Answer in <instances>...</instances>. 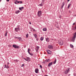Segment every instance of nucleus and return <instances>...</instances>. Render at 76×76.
<instances>
[{
  "label": "nucleus",
  "mask_w": 76,
  "mask_h": 76,
  "mask_svg": "<svg viewBox=\"0 0 76 76\" xmlns=\"http://www.w3.org/2000/svg\"><path fill=\"white\" fill-rule=\"evenodd\" d=\"M29 51H31V50L29 49H28V53L29 54H30V56H33V54H32V53H31L30 52H29Z\"/></svg>",
  "instance_id": "obj_7"
},
{
  "label": "nucleus",
  "mask_w": 76,
  "mask_h": 76,
  "mask_svg": "<svg viewBox=\"0 0 76 76\" xmlns=\"http://www.w3.org/2000/svg\"><path fill=\"white\" fill-rule=\"evenodd\" d=\"M57 61V59H56V58L55 59L53 63V64H56V62Z\"/></svg>",
  "instance_id": "obj_19"
},
{
  "label": "nucleus",
  "mask_w": 76,
  "mask_h": 76,
  "mask_svg": "<svg viewBox=\"0 0 76 76\" xmlns=\"http://www.w3.org/2000/svg\"><path fill=\"white\" fill-rule=\"evenodd\" d=\"M72 28H74V26H72Z\"/></svg>",
  "instance_id": "obj_56"
},
{
  "label": "nucleus",
  "mask_w": 76,
  "mask_h": 76,
  "mask_svg": "<svg viewBox=\"0 0 76 76\" xmlns=\"http://www.w3.org/2000/svg\"><path fill=\"white\" fill-rule=\"evenodd\" d=\"M35 38L36 39H37V37H35Z\"/></svg>",
  "instance_id": "obj_49"
},
{
  "label": "nucleus",
  "mask_w": 76,
  "mask_h": 76,
  "mask_svg": "<svg viewBox=\"0 0 76 76\" xmlns=\"http://www.w3.org/2000/svg\"><path fill=\"white\" fill-rule=\"evenodd\" d=\"M20 11L19 10H18V11H16L15 12V13L16 14H18V13H20Z\"/></svg>",
  "instance_id": "obj_14"
},
{
  "label": "nucleus",
  "mask_w": 76,
  "mask_h": 76,
  "mask_svg": "<svg viewBox=\"0 0 76 76\" xmlns=\"http://www.w3.org/2000/svg\"><path fill=\"white\" fill-rule=\"evenodd\" d=\"M75 29H75H75L74 28H72V30H75Z\"/></svg>",
  "instance_id": "obj_47"
},
{
  "label": "nucleus",
  "mask_w": 76,
  "mask_h": 76,
  "mask_svg": "<svg viewBox=\"0 0 76 76\" xmlns=\"http://www.w3.org/2000/svg\"><path fill=\"white\" fill-rule=\"evenodd\" d=\"M39 70L38 69H36L35 70V73H38V71H39Z\"/></svg>",
  "instance_id": "obj_15"
},
{
  "label": "nucleus",
  "mask_w": 76,
  "mask_h": 76,
  "mask_svg": "<svg viewBox=\"0 0 76 76\" xmlns=\"http://www.w3.org/2000/svg\"><path fill=\"white\" fill-rule=\"evenodd\" d=\"M42 1H43V2H44V0H42Z\"/></svg>",
  "instance_id": "obj_55"
},
{
  "label": "nucleus",
  "mask_w": 76,
  "mask_h": 76,
  "mask_svg": "<svg viewBox=\"0 0 76 76\" xmlns=\"http://www.w3.org/2000/svg\"><path fill=\"white\" fill-rule=\"evenodd\" d=\"M52 65H53V62H50L48 64V67H50L51 66H52Z\"/></svg>",
  "instance_id": "obj_10"
},
{
  "label": "nucleus",
  "mask_w": 76,
  "mask_h": 76,
  "mask_svg": "<svg viewBox=\"0 0 76 76\" xmlns=\"http://www.w3.org/2000/svg\"><path fill=\"white\" fill-rule=\"evenodd\" d=\"M64 2H63V3L62 4V5L61 6V9H63V6L64 5V4H65L64 3Z\"/></svg>",
  "instance_id": "obj_13"
},
{
  "label": "nucleus",
  "mask_w": 76,
  "mask_h": 76,
  "mask_svg": "<svg viewBox=\"0 0 76 76\" xmlns=\"http://www.w3.org/2000/svg\"><path fill=\"white\" fill-rule=\"evenodd\" d=\"M21 8V9H24V7H22Z\"/></svg>",
  "instance_id": "obj_35"
},
{
  "label": "nucleus",
  "mask_w": 76,
  "mask_h": 76,
  "mask_svg": "<svg viewBox=\"0 0 76 76\" xmlns=\"http://www.w3.org/2000/svg\"><path fill=\"white\" fill-rule=\"evenodd\" d=\"M50 61V59H47L45 60L46 62H48V61Z\"/></svg>",
  "instance_id": "obj_17"
},
{
  "label": "nucleus",
  "mask_w": 76,
  "mask_h": 76,
  "mask_svg": "<svg viewBox=\"0 0 76 76\" xmlns=\"http://www.w3.org/2000/svg\"><path fill=\"white\" fill-rule=\"evenodd\" d=\"M36 41H38V38L36 39Z\"/></svg>",
  "instance_id": "obj_45"
},
{
  "label": "nucleus",
  "mask_w": 76,
  "mask_h": 76,
  "mask_svg": "<svg viewBox=\"0 0 76 76\" xmlns=\"http://www.w3.org/2000/svg\"><path fill=\"white\" fill-rule=\"evenodd\" d=\"M20 4H22L23 3L22 2V1H20Z\"/></svg>",
  "instance_id": "obj_31"
},
{
  "label": "nucleus",
  "mask_w": 76,
  "mask_h": 76,
  "mask_svg": "<svg viewBox=\"0 0 76 76\" xmlns=\"http://www.w3.org/2000/svg\"><path fill=\"white\" fill-rule=\"evenodd\" d=\"M42 15V12L41 11H39L37 12V16L39 17H40Z\"/></svg>",
  "instance_id": "obj_3"
},
{
  "label": "nucleus",
  "mask_w": 76,
  "mask_h": 76,
  "mask_svg": "<svg viewBox=\"0 0 76 76\" xmlns=\"http://www.w3.org/2000/svg\"><path fill=\"white\" fill-rule=\"evenodd\" d=\"M30 28V29H34V28H32V27Z\"/></svg>",
  "instance_id": "obj_36"
},
{
  "label": "nucleus",
  "mask_w": 76,
  "mask_h": 76,
  "mask_svg": "<svg viewBox=\"0 0 76 76\" xmlns=\"http://www.w3.org/2000/svg\"><path fill=\"white\" fill-rule=\"evenodd\" d=\"M75 23H74L73 24H72V25H75Z\"/></svg>",
  "instance_id": "obj_46"
},
{
  "label": "nucleus",
  "mask_w": 76,
  "mask_h": 76,
  "mask_svg": "<svg viewBox=\"0 0 76 76\" xmlns=\"http://www.w3.org/2000/svg\"><path fill=\"white\" fill-rule=\"evenodd\" d=\"M18 38V37H16L15 38L17 39V38Z\"/></svg>",
  "instance_id": "obj_53"
},
{
  "label": "nucleus",
  "mask_w": 76,
  "mask_h": 76,
  "mask_svg": "<svg viewBox=\"0 0 76 76\" xmlns=\"http://www.w3.org/2000/svg\"><path fill=\"white\" fill-rule=\"evenodd\" d=\"M21 39V37H20V39H19V41H20V39Z\"/></svg>",
  "instance_id": "obj_41"
},
{
  "label": "nucleus",
  "mask_w": 76,
  "mask_h": 76,
  "mask_svg": "<svg viewBox=\"0 0 76 76\" xmlns=\"http://www.w3.org/2000/svg\"><path fill=\"white\" fill-rule=\"evenodd\" d=\"M33 31H36V30H35V29L33 28Z\"/></svg>",
  "instance_id": "obj_42"
},
{
  "label": "nucleus",
  "mask_w": 76,
  "mask_h": 76,
  "mask_svg": "<svg viewBox=\"0 0 76 76\" xmlns=\"http://www.w3.org/2000/svg\"><path fill=\"white\" fill-rule=\"evenodd\" d=\"M17 26V27H19V25H18Z\"/></svg>",
  "instance_id": "obj_51"
},
{
  "label": "nucleus",
  "mask_w": 76,
  "mask_h": 76,
  "mask_svg": "<svg viewBox=\"0 0 76 76\" xmlns=\"http://www.w3.org/2000/svg\"><path fill=\"white\" fill-rule=\"evenodd\" d=\"M45 39L47 42H49V38H46Z\"/></svg>",
  "instance_id": "obj_16"
},
{
  "label": "nucleus",
  "mask_w": 76,
  "mask_h": 76,
  "mask_svg": "<svg viewBox=\"0 0 76 76\" xmlns=\"http://www.w3.org/2000/svg\"><path fill=\"white\" fill-rule=\"evenodd\" d=\"M19 10H21L22 11V9L21 8V7H20L19 8Z\"/></svg>",
  "instance_id": "obj_29"
},
{
  "label": "nucleus",
  "mask_w": 76,
  "mask_h": 76,
  "mask_svg": "<svg viewBox=\"0 0 76 76\" xmlns=\"http://www.w3.org/2000/svg\"><path fill=\"white\" fill-rule=\"evenodd\" d=\"M16 2L18 3H20V1H16Z\"/></svg>",
  "instance_id": "obj_38"
},
{
  "label": "nucleus",
  "mask_w": 76,
  "mask_h": 76,
  "mask_svg": "<svg viewBox=\"0 0 76 76\" xmlns=\"http://www.w3.org/2000/svg\"><path fill=\"white\" fill-rule=\"evenodd\" d=\"M39 47L37 46V48H35L36 52H38V50H39Z\"/></svg>",
  "instance_id": "obj_12"
},
{
  "label": "nucleus",
  "mask_w": 76,
  "mask_h": 76,
  "mask_svg": "<svg viewBox=\"0 0 76 76\" xmlns=\"http://www.w3.org/2000/svg\"><path fill=\"white\" fill-rule=\"evenodd\" d=\"M75 28V29H76V25H75V26L74 27Z\"/></svg>",
  "instance_id": "obj_43"
},
{
  "label": "nucleus",
  "mask_w": 76,
  "mask_h": 76,
  "mask_svg": "<svg viewBox=\"0 0 76 76\" xmlns=\"http://www.w3.org/2000/svg\"><path fill=\"white\" fill-rule=\"evenodd\" d=\"M38 6H40L39 5H38Z\"/></svg>",
  "instance_id": "obj_59"
},
{
  "label": "nucleus",
  "mask_w": 76,
  "mask_h": 76,
  "mask_svg": "<svg viewBox=\"0 0 76 76\" xmlns=\"http://www.w3.org/2000/svg\"><path fill=\"white\" fill-rule=\"evenodd\" d=\"M7 69H8V68H9V66L8 65H7Z\"/></svg>",
  "instance_id": "obj_32"
},
{
  "label": "nucleus",
  "mask_w": 76,
  "mask_h": 76,
  "mask_svg": "<svg viewBox=\"0 0 76 76\" xmlns=\"http://www.w3.org/2000/svg\"><path fill=\"white\" fill-rule=\"evenodd\" d=\"M47 29L46 28H44L43 29V31H47Z\"/></svg>",
  "instance_id": "obj_20"
},
{
  "label": "nucleus",
  "mask_w": 76,
  "mask_h": 76,
  "mask_svg": "<svg viewBox=\"0 0 76 76\" xmlns=\"http://www.w3.org/2000/svg\"><path fill=\"white\" fill-rule=\"evenodd\" d=\"M20 37H17V39H19Z\"/></svg>",
  "instance_id": "obj_40"
},
{
  "label": "nucleus",
  "mask_w": 76,
  "mask_h": 76,
  "mask_svg": "<svg viewBox=\"0 0 76 76\" xmlns=\"http://www.w3.org/2000/svg\"><path fill=\"white\" fill-rule=\"evenodd\" d=\"M12 47H14V48L18 49V48H19V47H20V46H18L15 45H12Z\"/></svg>",
  "instance_id": "obj_4"
},
{
  "label": "nucleus",
  "mask_w": 76,
  "mask_h": 76,
  "mask_svg": "<svg viewBox=\"0 0 76 76\" xmlns=\"http://www.w3.org/2000/svg\"><path fill=\"white\" fill-rule=\"evenodd\" d=\"M7 31H6V33L5 35V37H7Z\"/></svg>",
  "instance_id": "obj_23"
},
{
  "label": "nucleus",
  "mask_w": 76,
  "mask_h": 76,
  "mask_svg": "<svg viewBox=\"0 0 76 76\" xmlns=\"http://www.w3.org/2000/svg\"><path fill=\"white\" fill-rule=\"evenodd\" d=\"M23 59H24V60H26V61H27V60H26V58H23Z\"/></svg>",
  "instance_id": "obj_33"
},
{
  "label": "nucleus",
  "mask_w": 76,
  "mask_h": 76,
  "mask_svg": "<svg viewBox=\"0 0 76 76\" xmlns=\"http://www.w3.org/2000/svg\"><path fill=\"white\" fill-rule=\"evenodd\" d=\"M48 47L49 49H53V46L52 45H49Z\"/></svg>",
  "instance_id": "obj_5"
},
{
  "label": "nucleus",
  "mask_w": 76,
  "mask_h": 76,
  "mask_svg": "<svg viewBox=\"0 0 76 76\" xmlns=\"http://www.w3.org/2000/svg\"><path fill=\"white\" fill-rule=\"evenodd\" d=\"M29 24H31V22H29Z\"/></svg>",
  "instance_id": "obj_48"
},
{
  "label": "nucleus",
  "mask_w": 76,
  "mask_h": 76,
  "mask_svg": "<svg viewBox=\"0 0 76 76\" xmlns=\"http://www.w3.org/2000/svg\"><path fill=\"white\" fill-rule=\"evenodd\" d=\"M69 75H70V74H69Z\"/></svg>",
  "instance_id": "obj_60"
},
{
  "label": "nucleus",
  "mask_w": 76,
  "mask_h": 76,
  "mask_svg": "<svg viewBox=\"0 0 76 76\" xmlns=\"http://www.w3.org/2000/svg\"><path fill=\"white\" fill-rule=\"evenodd\" d=\"M25 66V65L24 64H23L21 66V67H23V66Z\"/></svg>",
  "instance_id": "obj_27"
},
{
  "label": "nucleus",
  "mask_w": 76,
  "mask_h": 76,
  "mask_svg": "<svg viewBox=\"0 0 76 76\" xmlns=\"http://www.w3.org/2000/svg\"><path fill=\"white\" fill-rule=\"evenodd\" d=\"M70 46L72 48H73L74 47H73V45H72L70 44Z\"/></svg>",
  "instance_id": "obj_22"
},
{
  "label": "nucleus",
  "mask_w": 76,
  "mask_h": 76,
  "mask_svg": "<svg viewBox=\"0 0 76 76\" xmlns=\"http://www.w3.org/2000/svg\"><path fill=\"white\" fill-rule=\"evenodd\" d=\"M46 51L48 54H51V53H52V52L50 50H47Z\"/></svg>",
  "instance_id": "obj_8"
},
{
  "label": "nucleus",
  "mask_w": 76,
  "mask_h": 76,
  "mask_svg": "<svg viewBox=\"0 0 76 76\" xmlns=\"http://www.w3.org/2000/svg\"><path fill=\"white\" fill-rule=\"evenodd\" d=\"M45 62H46V61H45L43 62L42 63H43V64H45Z\"/></svg>",
  "instance_id": "obj_34"
},
{
  "label": "nucleus",
  "mask_w": 76,
  "mask_h": 76,
  "mask_svg": "<svg viewBox=\"0 0 76 76\" xmlns=\"http://www.w3.org/2000/svg\"><path fill=\"white\" fill-rule=\"evenodd\" d=\"M9 0H7V1L9 2Z\"/></svg>",
  "instance_id": "obj_52"
},
{
  "label": "nucleus",
  "mask_w": 76,
  "mask_h": 76,
  "mask_svg": "<svg viewBox=\"0 0 76 76\" xmlns=\"http://www.w3.org/2000/svg\"><path fill=\"white\" fill-rule=\"evenodd\" d=\"M40 68H41V69L42 68V66L41 65H40Z\"/></svg>",
  "instance_id": "obj_30"
},
{
  "label": "nucleus",
  "mask_w": 76,
  "mask_h": 76,
  "mask_svg": "<svg viewBox=\"0 0 76 76\" xmlns=\"http://www.w3.org/2000/svg\"><path fill=\"white\" fill-rule=\"evenodd\" d=\"M4 68H6V69H7V66H6V65L5 64L4 65Z\"/></svg>",
  "instance_id": "obj_28"
},
{
  "label": "nucleus",
  "mask_w": 76,
  "mask_h": 76,
  "mask_svg": "<svg viewBox=\"0 0 76 76\" xmlns=\"http://www.w3.org/2000/svg\"><path fill=\"white\" fill-rule=\"evenodd\" d=\"M70 1V0H68L67 1L68 2H69Z\"/></svg>",
  "instance_id": "obj_54"
},
{
  "label": "nucleus",
  "mask_w": 76,
  "mask_h": 76,
  "mask_svg": "<svg viewBox=\"0 0 76 76\" xmlns=\"http://www.w3.org/2000/svg\"><path fill=\"white\" fill-rule=\"evenodd\" d=\"M28 37H29V34H28L27 33L26 35V38H28Z\"/></svg>",
  "instance_id": "obj_21"
},
{
  "label": "nucleus",
  "mask_w": 76,
  "mask_h": 76,
  "mask_svg": "<svg viewBox=\"0 0 76 76\" xmlns=\"http://www.w3.org/2000/svg\"><path fill=\"white\" fill-rule=\"evenodd\" d=\"M26 57V60H27V61H31V58H30L28 57Z\"/></svg>",
  "instance_id": "obj_9"
},
{
  "label": "nucleus",
  "mask_w": 76,
  "mask_h": 76,
  "mask_svg": "<svg viewBox=\"0 0 76 76\" xmlns=\"http://www.w3.org/2000/svg\"><path fill=\"white\" fill-rule=\"evenodd\" d=\"M7 64H10L9 62H7Z\"/></svg>",
  "instance_id": "obj_50"
},
{
  "label": "nucleus",
  "mask_w": 76,
  "mask_h": 76,
  "mask_svg": "<svg viewBox=\"0 0 76 76\" xmlns=\"http://www.w3.org/2000/svg\"><path fill=\"white\" fill-rule=\"evenodd\" d=\"M41 71L42 73H44V71H43V70H42V69H41Z\"/></svg>",
  "instance_id": "obj_44"
},
{
  "label": "nucleus",
  "mask_w": 76,
  "mask_h": 76,
  "mask_svg": "<svg viewBox=\"0 0 76 76\" xmlns=\"http://www.w3.org/2000/svg\"><path fill=\"white\" fill-rule=\"evenodd\" d=\"M20 30V28H15V32H18Z\"/></svg>",
  "instance_id": "obj_6"
},
{
  "label": "nucleus",
  "mask_w": 76,
  "mask_h": 76,
  "mask_svg": "<svg viewBox=\"0 0 76 76\" xmlns=\"http://www.w3.org/2000/svg\"><path fill=\"white\" fill-rule=\"evenodd\" d=\"M74 36L73 37L72 41H73V42L75 41V38H76V32L73 34Z\"/></svg>",
  "instance_id": "obj_2"
},
{
  "label": "nucleus",
  "mask_w": 76,
  "mask_h": 76,
  "mask_svg": "<svg viewBox=\"0 0 76 76\" xmlns=\"http://www.w3.org/2000/svg\"><path fill=\"white\" fill-rule=\"evenodd\" d=\"M39 5L40 6H41V7L42 6H43V5H42V4H39Z\"/></svg>",
  "instance_id": "obj_26"
},
{
  "label": "nucleus",
  "mask_w": 76,
  "mask_h": 76,
  "mask_svg": "<svg viewBox=\"0 0 76 76\" xmlns=\"http://www.w3.org/2000/svg\"><path fill=\"white\" fill-rule=\"evenodd\" d=\"M75 16H76V15H75Z\"/></svg>",
  "instance_id": "obj_58"
},
{
  "label": "nucleus",
  "mask_w": 76,
  "mask_h": 76,
  "mask_svg": "<svg viewBox=\"0 0 76 76\" xmlns=\"http://www.w3.org/2000/svg\"><path fill=\"white\" fill-rule=\"evenodd\" d=\"M15 61L16 62H18V61H18V60L16 59V60H15Z\"/></svg>",
  "instance_id": "obj_37"
},
{
  "label": "nucleus",
  "mask_w": 76,
  "mask_h": 76,
  "mask_svg": "<svg viewBox=\"0 0 76 76\" xmlns=\"http://www.w3.org/2000/svg\"><path fill=\"white\" fill-rule=\"evenodd\" d=\"M29 33H30V32H29Z\"/></svg>",
  "instance_id": "obj_61"
},
{
  "label": "nucleus",
  "mask_w": 76,
  "mask_h": 76,
  "mask_svg": "<svg viewBox=\"0 0 76 76\" xmlns=\"http://www.w3.org/2000/svg\"><path fill=\"white\" fill-rule=\"evenodd\" d=\"M70 68H68V69H66L64 71V73L65 75H66L68 73H69V72L70 71Z\"/></svg>",
  "instance_id": "obj_1"
},
{
  "label": "nucleus",
  "mask_w": 76,
  "mask_h": 76,
  "mask_svg": "<svg viewBox=\"0 0 76 76\" xmlns=\"http://www.w3.org/2000/svg\"><path fill=\"white\" fill-rule=\"evenodd\" d=\"M59 44L60 45H62L63 44V41H61V42H59Z\"/></svg>",
  "instance_id": "obj_11"
},
{
  "label": "nucleus",
  "mask_w": 76,
  "mask_h": 76,
  "mask_svg": "<svg viewBox=\"0 0 76 76\" xmlns=\"http://www.w3.org/2000/svg\"><path fill=\"white\" fill-rule=\"evenodd\" d=\"M71 5V4H70L68 5V8L69 9V7H70V5Z\"/></svg>",
  "instance_id": "obj_25"
},
{
  "label": "nucleus",
  "mask_w": 76,
  "mask_h": 76,
  "mask_svg": "<svg viewBox=\"0 0 76 76\" xmlns=\"http://www.w3.org/2000/svg\"><path fill=\"white\" fill-rule=\"evenodd\" d=\"M33 35H34V37H37V34H34Z\"/></svg>",
  "instance_id": "obj_24"
},
{
  "label": "nucleus",
  "mask_w": 76,
  "mask_h": 76,
  "mask_svg": "<svg viewBox=\"0 0 76 76\" xmlns=\"http://www.w3.org/2000/svg\"><path fill=\"white\" fill-rule=\"evenodd\" d=\"M14 3L15 4H18V3H16V2H15Z\"/></svg>",
  "instance_id": "obj_39"
},
{
  "label": "nucleus",
  "mask_w": 76,
  "mask_h": 76,
  "mask_svg": "<svg viewBox=\"0 0 76 76\" xmlns=\"http://www.w3.org/2000/svg\"><path fill=\"white\" fill-rule=\"evenodd\" d=\"M1 1V0H0V2Z\"/></svg>",
  "instance_id": "obj_57"
},
{
  "label": "nucleus",
  "mask_w": 76,
  "mask_h": 76,
  "mask_svg": "<svg viewBox=\"0 0 76 76\" xmlns=\"http://www.w3.org/2000/svg\"><path fill=\"white\" fill-rule=\"evenodd\" d=\"M41 41H43L44 40V37H41L40 39Z\"/></svg>",
  "instance_id": "obj_18"
}]
</instances>
